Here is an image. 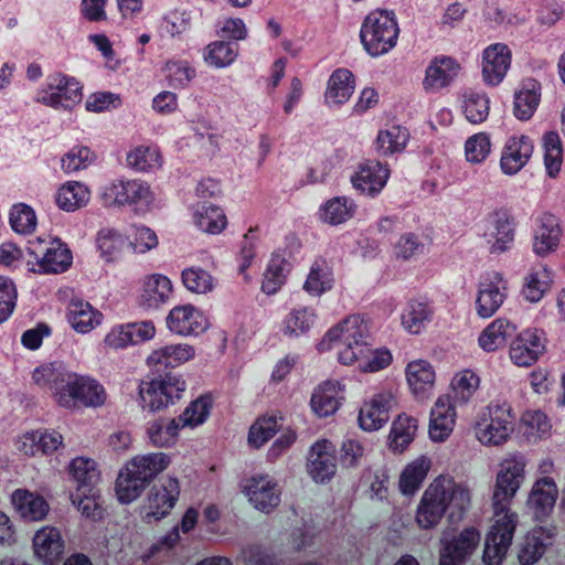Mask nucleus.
I'll return each instance as SVG.
<instances>
[{"mask_svg":"<svg viewBox=\"0 0 565 565\" xmlns=\"http://www.w3.org/2000/svg\"><path fill=\"white\" fill-rule=\"evenodd\" d=\"M533 150V141L527 136L520 135L508 138L500 158L502 172L508 175L518 173L527 164Z\"/></svg>","mask_w":565,"mask_h":565,"instance_id":"17","label":"nucleus"},{"mask_svg":"<svg viewBox=\"0 0 565 565\" xmlns=\"http://www.w3.org/2000/svg\"><path fill=\"white\" fill-rule=\"evenodd\" d=\"M185 391V382L177 375L167 374L139 385L142 406L151 412L161 411L180 399Z\"/></svg>","mask_w":565,"mask_h":565,"instance_id":"8","label":"nucleus"},{"mask_svg":"<svg viewBox=\"0 0 565 565\" xmlns=\"http://www.w3.org/2000/svg\"><path fill=\"white\" fill-rule=\"evenodd\" d=\"M516 324L507 318H497L480 333L478 343L486 352H494L503 348L515 333Z\"/></svg>","mask_w":565,"mask_h":565,"instance_id":"30","label":"nucleus"},{"mask_svg":"<svg viewBox=\"0 0 565 565\" xmlns=\"http://www.w3.org/2000/svg\"><path fill=\"white\" fill-rule=\"evenodd\" d=\"M541 97V84L534 78L522 82L514 96V115L521 120L530 119L535 113Z\"/></svg>","mask_w":565,"mask_h":565,"instance_id":"36","label":"nucleus"},{"mask_svg":"<svg viewBox=\"0 0 565 565\" xmlns=\"http://www.w3.org/2000/svg\"><path fill=\"white\" fill-rule=\"evenodd\" d=\"M515 413L505 399H493L483 407L473 423L476 439L486 447L505 445L514 433Z\"/></svg>","mask_w":565,"mask_h":565,"instance_id":"4","label":"nucleus"},{"mask_svg":"<svg viewBox=\"0 0 565 565\" xmlns=\"http://www.w3.org/2000/svg\"><path fill=\"white\" fill-rule=\"evenodd\" d=\"M545 334L539 329H525L510 344V359L518 366L534 364L545 351Z\"/></svg>","mask_w":565,"mask_h":565,"instance_id":"13","label":"nucleus"},{"mask_svg":"<svg viewBox=\"0 0 565 565\" xmlns=\"http://www.w3.org/2000/svg\"><path fill=\"white\" fill-rule=\"evenodd\" d=\"M306 469L316 483L329 482L337 472V447L321 438L313 443L307 455Z\"/></svg>","mask_w":565,"mask_h":565,"instance_id":"11","label":"nucleus"},{"mask_svg":"<svg viewBox=\"0 0 565 565\" xmlns=\"http://www.w3.org/2000/svg\"><path fill=\"white\" fill-rule=\"evenodd\" d=\"M507 281L502 275L495 273L486 278L479 287L476 309L482 318L492 317L504 302L507 296Z\"/></svg>","mask_w":565,"mask_h":565,"instance_id":"18","label":"nucleus"},{"mask_svg":"<svg viewBox=\"0 0 565 565\" xmlns=\"http://www.w3.org/2000/svg\"><path fill=\"white\" fill-rule=\"evenodd\" d=\"M397 405V388L382 387L360 409L359 423L362 429L377 430L390 419V411Z\"/></svg>","mask_w":565,"mask_h":565,"instance_id":"10","label":"nucleus"},{"mask_svg":"<svg viewBox=\"0 0 565 565\" xmlns=\"http://www.w3.org/2000/svg\"><path fill=\"white\" fill-rule=\"evenodd\" d=\"M103 199L109 206L134 205L140 211L157 205L154 193L140 180H117L105 188Z\"/></svg>","mask_w":565,"mask_h":565,"instance_id":"7","label":"nucleus"},{"mask_svg":"<svg viewBox=\"0 0 565 565\" xmlns=\"http://www.w3.org/2000/svg\"><path fill=\"white\" fill-rule=\"evenodd\" d=\"M194 222L202 231L209 234L221 233L227 224L224 212L215 205L199 209L194 214Z\"/></svg>","mask_w":565,"mask_h":565,"instance_id":"56","label":"nucleus"},{"mask_svg":"<svg viewBox=\"0 0 565 565\" xmlns=\"http://www.w3.org/2000/svg\"><path fill=\"white\" fill-rule=\"evenodd\" d=\"M171 463V457L164 452H151L132 457L125 465L147 486L150 484Z\"/></svg>","mask_w":565,"mask_h":565,"instance_id":"25","label":"nucleus"},{"mask_svg":"<svg viewBox=\"0 0 565 565\" xmlns=\"http://www.w3.org/2000/svg\"><path fill=\"white\" fill-rule=\"evenodd\" d=\"M238 55V45L225 41L211 42L203 53L204 61L214 67L221 68L231 65Z\"/></svg>","mask_w":565,"mask_h":565,"instance_id":"51","label":"nucleus"},{"mask_svg":"<svg viewBox=\"0 0 565 565\" xmlns=\"http://www.w3.org/2000/svg\"><path fill=\"white\" fill-rule=\"evenodd\" d=\"M558 498V489L550 476L537 478L527 494L526 507L536 520L548 516Z\"/></svg>","mask_w":565,"mask_h":565,"instance_id":"15","label":"nucleus"},{"mask_svg":"<svg viewBox=\"0 0 565 565\" xmlns=\"http://www.w3.org/2000/svg\"><path fill=\"white\" fill-rule=\"evenodd\" d=\"M393 361V356L387 349L379 348L373 349L370 343L366 347V352L355 365L361 372L374 373L387 367Z\"/></svg>","mask_w":565,"mask_h":565,"instance_id":"60","label":"nucleus"},{"mask_svg":"<svg viewBox=\"0 0 565 565\" xmlns=\"http://www.w3.org/2000/svg\"><path fill=\"white\" fill-rule=\"evenodd\" d=\"M520 427L529 441L536 443L552 434V424L547 415L540 409H526L520 418Z\"/></svg>","mask_w":565,"mask_h":565,"instance_id":"40","label":"nucleus"},{"mask_svg":"<svg viewBox=\"0 0 565 565\" xmlns=\"http://www.w3.org/2000/svg\"><path fill=\"white\" fill-rule=\"evenodd\" d=\"M361 41L372 55L388 52L395 46L398 38V26L393 13L375 10L364 20L361 29Z\"/></svg>","mask_w":565,"mask_h":565,"instance_id":"6","label":"nucleus"},{"mask_svg":"<svg viewBox=\"0 0 565 565\" xmlns=\"http://www.w3.org/2000/svg\"><path fill=\"white\" fill-rule=\"evenodd\" d=\"M173 292L171 280L161 274L146 276L138 290L140 306L146 308H158L167 302Z\"/></svg>","mask_w":565,"mask_h":565,"instance_id":"22","label":"nucleus"},{"mask_svg":"<svg viewBox=\"0 0 565 565\" xmlns=\"http://www.w3.org/2000/svg\"><path fill=\"white\" fill-rule=\"evenodd\" d=\"M457 413L451 397L441 395L430 411L429 437L433 441H445L456 425Z\"/></svg>","mask_w":565,"mask_h":565,"instance_id":"19","label":"nucleus"},{"mask_svg":"<svg viewBox=\"0 0 565 565\" xmlns=\"http://www.w3.org/2000/svg\"><path fill=\"white\" fill-rule=\"evenodd\" d=\"M512 62V52L504 43H493L482 52L481 75L489 86L499 85L508 74Z\"/></svg>","mask_w":565,"mask_h":565,"instance_id":"14","label":"nucleus"},{"mask_svg":"<svg viewBox=\"0 0 565 565\" xmlns=\"http://www.w3.org/2000/svg\"><path fill=\"white\" fill-rule=\"evenodd\" d=\"M181 492L177 478L167 477L149 491L140 508L142 520L148 523L159 522L170 514Z\"/></svg>","mask_w":565,"mask_h":565,"instance_id":"9","label":"nucleus"},{"mask_svg":"<svg viewBox=\"0 0 565 565\" xmlns=\"http://www.w3.org/2000/svg\"><path fill=\"white\" fill-rule=\"evenodd\" d=\"M409 134L406 128L392 126L381 130L376 138V150L381 156L401 152L405 149Z\"/></svg>","mask_w":565,"mask_h":565,"instance_id":"50","label":"nucleus"},{"mask_svg":"<svg viewBox=\"0 0 565 565\" xmlns=\"http://www.w3.org/2000/svg\"><path fill=\"white\" fill-rule=\"evenodd\" d=\"M242 491L259 511L270 512L280 502L278 483L267 475H255L243 480Z\"/></svg>","mask_w":565,"mask_h":565,"instance_id":"12","label":"nucleus"},{"mask_svg":"<svg viewBox=\"0 0 565 565\" xmlns=\"http://www.w3.org/2000/svg\"><path fill=\"white\" fill-rule=\"evenodd\" d=\"M181 428L178 418H159L149 423L147 435L154 447H171L175 445Z\"/></svg>","mask_w":565,"mask_h":565,"instance_id":"41","label":"nucleus"},{"mask_svg":"<svg viewBox=\"0 0 565 565\" xmlns=\"http://www.w3.org/2000/svg\"><path fill=\"white\" fill-rule=\"evenodd\" d=\"M73 504L81 514L92 521H99L104 516V508L100 502L99 491L95 488L75 490L71 494Z\"/></svg>","mask_w":565,"mask_h":565,"instance_id":"49","label":"nucleus"},{"mask_svg":"<svg viewBox=\"0 0 565 565\" xmlns=\"http://www.w3.org/2000/svg\"><path fill=\"white\" fill-rule=\"evenodd\" d=\"M67 472L76 484L75 490L95 488L100 479L96 461L88 457H76L67 466Z\"/></svg>","mask_w":565,"mask_h":565,"instance_id":"37","label":"nucleus"},{"mask_svg":"<svg viewBox=\"0 0 565 565\" xmlns=\"http://www.w3.org/2000/svg\"><path fill=\"white\" fill-rule=\"evenodd\" d=\"M106 401V390L97 380L77 373H71L64 390L56 394V404L71 411L100 407Z\"/></svg>","mask_w":565,"mask_h":565,"instance_id":"5","label":"nucleus"},{"mask_svg":"<svg viewBox=\"0 0 565 565\" xmlns=\"http://www.w3.org/2000/svg\"><path fill=\"white\" fill-rule=\"evenodd\" d=\"M11 504L15 512L26 521H42L50 511L47 501L39 493L28 489H17L11 494Z\"/></svg>","mask_w":565,"mask_h":565,"instance_id":"24","label":"nucleus"},{"mask_svg":"<svg viewBox=\"0 0 565 565\" xmlns=\"http://www.w3.org/2000/svg\"><path fill=\"white\" fill-rule=\"evenodd\" d=\"M492 150L490 135L483 131L473 134L465 142V158L472 164H480L487 160Z\"/></svg>","mask_w":565,"mask_h":565,"instance_id":"57","label":"nucleus"},{"mask_svg":"<svg viewBox=\"0 0 565 565\" xmlns=\"http://www.w3.org/2000/svg\"><path fill=\"white\" fill-rule=\"evenodd\" d=\"M480 383V376L472 370L466 369L457 372L450 382V390L455 403H469L478 392Z\"/></svg>","mask_w":565,"mask_h":565,"instance_id":"46","label":"nucleus"},{"mask_svg":"<svg viewBox=\"0 0 565 565\" xmlns=\"http://www.w3.org/2000/svg\"><path fill=\"white\" fill-rule=\"evenodd\" d=\"M212 398L207 395H203L194 399L178 417L182 427L194 428L203 424L211 411Z\"/></svg>","mask_w":565,"mask_h":565,"instance_id":"58","label":"nucleus"},{"mask_svg":"<svg viewBox=\"0 0 565 565\" xmlns=\"http://www.w3.org/2000/svg\"><path fill=\"white\" fill-rule=\"evenodd\" d=\"M461 66L450 56L435 57L426 68L423 86L426 90L440 89L448 86L458 75Z\"/></svg>","mask_w":565,"mask_h":565,"instance_id":"26","label":"nucleus"},{"mask_svg":"<svg viewBox=\"0 0 565 565\" xmlns=\"http://www.w3.org/2000/svg\"><path fill=\"white\" fill-rule=\"evenodd\" d=\"M526 465L520 454L509 455L499 463L491 495L492 524L484 542L486 565H500L512 544L519 524L512 501L525 480Z\"/></svg>","mask_w":565,"mask_h":565,"instance_id":"1","label":"nucleus"},{"mask_svg":"<svg viewBox=\"0 0 565 565\" xmlns=\"http://www.w3.org/2000/svg\"><path fill=\"white\" fill-rule=\"evenodd\" d=\"M554 529L537 526L530 531L524 539V543L519 552V561L522 565H533L545 553L554 537Z\"/></svg>","mask_w":565,"mask_h":565,"instance_id":"27","label":"nucleus"},{"mask_svg":"<svg viewBox=\"0 0 565 565\" xmlns=\"http://www.w3.org/2000/svg\"><path fill=\"white\" fill-rule=\"evenodd\" d=\"M406 382L411 393L420 401L428 399L436 384V371L426 360L409 362L405 369Z\"/></svg>","mask_w":565,"mask_h":565,"instance_id":"20","label":"nucleus"},{"mask_svg":"<svg viewBox=\"0 0 565 565\" xmlns=\"http://www.w3.org/2000/svg\"><path fill=\"white\" fill-rule=\"evenodd\" d=\"M195 350L186 343L170 344L153 350L147 358V364L150 367H175L182 363L192 360Z\"/></svg>","mask_w":565,"mask_h":565,"instance_id":"31","label":"nucleus"},{"mask_svg":"<svg viewBox=\"0 0 565 565\" xmlns=\"http://www.w3.org/2000/svg\"><path fill=\"white\" fill-rule=\"evenodd\" d=\"M544 163L550 177H556L563 163L562 141L557 132L544 135Z\"/></svg>","mask_w":565,"mask_h":565,"instance_id":"59","label":"nucleus"},{"mask_svg":"<svg viewBox=\"0 0 565 565\" xmlns=\"http://www.w3.org/2000/svg\"><path fill=\"white\" fill-rule=\"evenodd\" d=\"M548 278V273L545 268L530 273L525 277L523 287L524 297L531 302L541 300L550 287Z\"/></svg>","mask_w":565,"mask_h":565,"instance_id":"64","label":"nucleus"},{"mask_svg":"<svg viewBox=\"0 0 565 565\" xmlns=\"http://www.w3.org/2000/svg\"><path fill=\"white\" fill-rule=\"evenodd\" d=\"M276 433L277 420L274 416L259 417L249 428L248 443L254 448H259Z\"/></svg>","mask_w":565,"mask_h":565,"instance_id":"62","label":"nucleus"},{"mask_svg":"<svg viewBox=\"0 0 565 565\" xmlns=\"http://www.w3.org/2000/svg\"><path fill=\"white\" fill-rule=\"evenodd\" d=\"M493 232L492 253H502L509 248L514 239L515 222L507 210H498L491 214Z\"/></svg>","mask_w":565,"mask_h":565,"instance_id":"38","label":"nucleus"},{"mask_svg":"<svg viewBox=\"0 0 565 565\" xmlns=\"http://www.w3.org/2000/svg\"><path fill=\"white\" fill-rule=\"evenodd\" d=\"M562 228L558 218L544 213L535 232L533 248L537 255L544 256L555 250L559 243Z\"/></svg>","mask_w":565,"mask_h":565,"instance_id":"32","label":"nucleus"},{"mask_svg":"<svg viewBox=\"0 0 565 565\" xmlns=\"http://www.w3.org/2000/svg\"><path fill=\"white\" fill-rule=\"evenodd\" d=\"M355 79L351 71L347 68L335 70L329 79L326 99L332 104H343L352 95Z\"/></svg>","mask_w":565,"mask_h":565,"instance_id":"43","label":"nucleus"},{"mask_svg":"<svg viewBox=\"0 0 565 565\" xmlns=\"http://www.w3.org/2000/svg\"><path fill=\"white\" fill-rule=\"evenodd\" d=\"M333 271L329 262L318 257L310 267L303 288L307 292L320 296L333 286Z\"/></svg>","mask_w":565,"mask_h":565,"instance_id":"42","label":"nucleus"},{"mask_svg":"<svg viewBox=\"0 0 565 565\" xmlns=\"http://www.w3.org/2000/svg\"><path fill=\"white\" fill-rule=\"evenodd\" d=\"M370 340L369 321L361 315H351L333 326L319 345L321 350L335 348L341 364L356 365Z\"/></svg>","mask_w":565,"mask_h":565,"instance_id":"3","label":"nucleus"},{"mask_svg":"<svg viewBox=\"0 0 565 565\" xmlns=\"http://www.w3.org/2000/svg\"><path fill=\"white\" fill-rule=\"evenodd\" d=\"M70 374L53 363L42 364L32 372V383L41 390L50 391L56 402V394L64 390Z\"/></svg>","mask_w":565,"mask_h":565,"instance_id":"35","label":"nucleus"},{"mask_svg":"<svg viewBox=\"0 0 565 565\" xmlns=\"http://www.w3.org/2000/svg\"><path fill=\"white\" fill-rule=\"evenodd\" d=\"M168 328L180 335H198L209 327L206 317L192 305H181L171 309L167 317Z\"/></svg>","mask_w":565,"mask_h":565,"instance_id":"16","label":"nucleus"},{"mask_svg":"<svg viewBox=\"0 0 565 565\" xmlns=\"http://www.w3.org/2000/svg\"><path fill=\"white\" fill-rule=\"evenodd\" d=\"M103 315L89 302L72 299L67 307V320L79 333H88L100 324Z\"/></svg>","mask_w":565,"mask_h":565,"instance_id":"33","label":"nucleus"},{"mask_svg":"<svg viewBox=\"0 0 565 565\" xmlns=\"http://www.w3.org/2000/svg\"><path fill=\"white\" fill-rule=\"evenodd\" d=\"M490 102L486 94L469 90L462 96V111L472 124L483 122L489 115Z\"/></svg>","mask_w":565,"mask_h":565,"instance_id":"53","label":"nucleus"},{"mask_svg":"<svg viewBox=\"0 0 565 565\" xmlns=\"http://www.w3.org/2000/svg\"><path fill=\"white\" fill-rule=\"evenodd\" d=\"M355 212L354 203L348 198H333L329 200L321 210L323 222L338 225L350 220Z\"/></svg>","mask_w":565,"mask_h":565,"instance_id":"54","label":"nucleus"},{"mask_svg":"<svg viewBox=\"0 0 565 565\" xmlns=\"http://www.w3.org/2000/svg\"><path fill=\"white\" fill-rule=\"evenodd\" d=\"M418 428L417 419L401 414L393 422L390 434V447L395 452H403L414 440Z\"/></svg>","mask_w":565,"mask_h":565,"instance_id":"45","label":"nucleus"},{"mask_svg":"<svg viewBox=\"0 0 565 565\" xmlns=\"http://www.w3.org/2000/svg\"><path fill=\"white\" fill-rule=\"evenodd\" d=\"M90 191L84 183L68 181L60 186L55 201L57 206L66 212H74L87 205Z\"/></svg>","mask_w":565,"mask_h":565,"instance_id":"39","label":"nucleus"},{"mask_svg":"<svg viewBox=\"0 0 565 565\" xmlns=\"http://www.w3.org/2000/svg\"><path fill=\"white\" fill-rule=\"evenodd\" d=\"M343 386L338 381H326L311 396V407L316 414L326 417L334 414L343 401Z\"/></svg>","mask_w":565,"mask_h":565,"instance_id":"28","label":"nucleus"},{"mask_svg":"<svg viewBox=\"0 0 565 565\" xmlns=\"http://www.w3.org/2000/svg\"><path fill=\"white\" fill-rule=\"evenodd\" d=\"M127 163L137 171L146 172L159 169L162 158L156 147L139 146L127 153Z\"/></svg>","mask_w":565,"mask_h":565,"instance_id":"52","label":"nucleus"},{"mask_svg":"<svg viewBox=\"0 0 565 565\" xmlns=\"http://www.w3.org/2000/svg\"><path fill=\"white\" fill-rule=\"evenodd\" d=\"M72 264V254L64 243L53 239L45 248L39 265L44 273H63Z\"/></svg>","mask_w":565,"mask_h":565,"instance_id":"44","label":"nucleus"},{"mask_svg":"<svg viewBox=\"0 0 565 565\" xmlns=\"http://www.w3.org/2000/svg\"><path fill=\"white\" fill-rule=\"evenodd\" d=\"M148 486L130 471L126 465L116 479L115 491L120 503L128 504L137 500Z\"/></svg>","mask_w":565,"mask_h":565,"instance_id":"48","label":"nucleus"},{"mask_svg":"<svg viewBox=\"0 0 565 565\" xmlns=\"http://www.w3.org/2000/svg\"><path fill=\"white\" fill-rule=\"evenodd\" d=\"M431 468V459L419 456L408 462L398 478V489L404 495L413 497L422 487Z\"/></svg>","mask_w":565,"mask_h":565,"instance_id":"29","label":"nucleus"},{"mask_svg":"<svg viewBox=\"0 0 565 565\" xmlns=\"http://www.w3.org/2000/svg\"><path fill=\"white\" fill-rule=\"evenodd\" d=\"M97 244L106 260L114 262L121 257L126 242L120 234L114 231H103L98 235Z\"/></svg>","mask_w":565,"mask_h":565,"instance_id":"63","label":"nucleus"},{"mask_svg":"<svg viewBox=\"0 0 565 565\" xmlns=\"http://www.w3.org/2000/svg\"><path fill=\"white\" fill-rule=\"evenodd\" d=\"M480 543V533L475 527L462 530L440 551L439 565H461Z\"/></svg>","mask_w":565,"mask_h":565,"instance_id":"21","label":"nucleus"},{"mask_svg":"<svg viewBox=\"0 0 565 565\" xmlns=\"http://www.w3.org/2000/svg\"><path fill=\"white\" fill-rule=\"evenodd\" d=\"M181 278L184 287L198 295H205L212 291L215 286V278L207 270L198 266L183 269Z\"/></svg>","mask_w":565,"mask_h":565,"instance_id":"55","label":"nucleus"},{"mask_svg":"<svg viewBox=\"0 0 565 565\" xmlns=\"http://www.w3.org/2000/svg\"><path fill=\"white\" fill-rule=\"evenodd\" d=\"M470 488L448 475H439L424 490L415 510L414 522L419 530L436 529L451 510L463 513L471 507Z\"/></svg>","mask_w":565,"mask_h":565,"instance_id":"2","label":"nucleus"},{"mask_svg":"<svg viewBox=\"0 0 565 565\" xmlns=\"http://www.w3.org/2000/svg\"><path fill=\"white\" fill-rule=\"evenodd\" d=\"M388 175L390 170L387 167L379 162H366L352 177V183L358 190L374 194L383 189Z\"/></svg>","mask_w":565,"mask_h":565,"instance_id":"34","label":"nucleus"},{"mask_svg":"<svg viewBox=\"0 0 565 565\" xmlns=\"http://www.w3.org/2000/svg\"><path fill=\"white\" fill-rule=\"evenodd\" d=\"M10 224L17 233L30 234L36 227V215L33 209L24 203L12 206Z\"/></svg>","mask_w":565,"mask_h":565,"instance_id":"61","label":"nucleus"},{"mask_svg":"<svg viewBox=\"0 0 565 565\" xmlns=\"http://www.w3.org/2000/svg\"><path fill=\"white\" fill-rule=\"evenodd\" d=\"M33 550L44 564H56L64 554V541L60 531L53 526L39 530L33 537Z\"/></svg>","mask_w":565,"mask_h":565,"instance_id":"23","label":"nucleus"},{"mask_svg":"<svg viewBox=\"0 0 565 565\" xmlns=\"http://www.w3.org/2000/svg\"><path fill=\"white\" fill-rule=\"evenodd\" d=\"M431 316L433 309L428 302L411 299L403 310L402 324L409 333L418 334Z\"/></svg>","mask_w":565,"mask_h":565,"instance_id":"47","label":"nucleus"}]
</instances>
